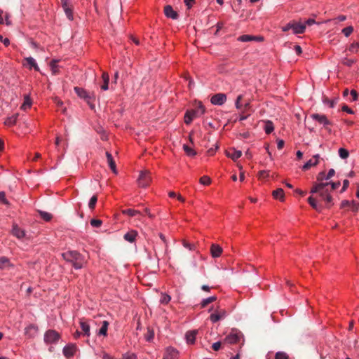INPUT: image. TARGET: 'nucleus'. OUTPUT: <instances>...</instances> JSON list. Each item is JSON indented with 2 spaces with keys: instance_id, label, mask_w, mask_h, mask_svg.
Here are the masks:
<instances>
[{
  "instance_id": "nucleus-42",
  "label": "nucleus",
  "mask_w": 359,
  "mask_h": 359,
  "mask_svg": "<svg viewBox=\"0 0 359 359\" xmlns=\"http://www.w3.org/2000/svg\"><path fill=\"white\" fill-rule=\"evenodd\" d=\"M97 201V196L96 195L93 196L88 202V208L90 210H93L95 207Z\"/></svg>"
},
{
  "instance_id": "nucleus-45",
  "label": "nucleus",
  "mask_w": 359,
  "mask_h": 359,
  "mask_svg": "<svg viewBox=\"0 0 359 359\" xmlns=\"http://www.w3.org/2000/svg\"><path fill=\"white\" fill-rule=\"evenodd\" d=\"M200 183L203 185H209L211 183V179L205 175L200 178Z\"/></svg>"
},
{
  "instance_id": "nucleus-50",
  "label": "nucleus",
  "mask_w": 359,
  "mask_h": 359,
  "mask_svg": "<svg viewBox=\"0 0 359 359\" xmlns=\"http://www.w3.org/2000/svg\"><path fill=\"white\" fill-rule=\"evenodd\" d=\"M154 337V332L152 330L149 329L147 334H145V339L147 341H150Z\"/></svg>"
},
{
  "instance_id": "nucleus-56",
  "label": "nucleus",
  "mask_w": 359,
  "mask_h": 359,
  "mask_svg": "<svg viewBox=\"0 0 359 359\" xmlns=\"http://www.w3.org/2000/svg\"><path fill=\"white\" fill-rule=\"evenodd\" d=\"M326 177V175L324 171L320 172L317 175V181L318 182H323L325 180V177Z\"/></svg>"
},
{
  "instance_id": "nucleus-1",
  "label": "nucleus",
  "mask_w": 359,
  "mask_h": 359,
  "mask_svg": "<svg viewBox=\"0 0 359 359\" xmlns=\"http://www.w3.org/2000/svg\"><path fill=\"white\" fill-rule=\"evenodd\" d=\"M311 194H317L320 200L325 203L326 208H330L333 205V199L330 192L329 183H314L311 190Z\"/></svg>"
},
{
  "instance_id": "nucleus-41",
  "label": "nucleus",
  "mask_w": 359,
  "mask_h": 359,
  "mask_svg": "<svg viewBox=\"0 0 359 359\" xmlns=\"http://www.w3.org/2000/svg\"><path fill=\"white\" fill-rule=\"evenodd\" d=\"M183 149L186 154L189 156H194L196 154V151L192 148L186 144H184Z\"/></svg>"
},
{
  "instance_id": "nucleus-17",
  "label": "nucleus",
  "mask_w": 359,
  "mask_h": 359,
  "mask_svg": "<svg viewBox=\"0 0 359 359\" xmlns=\"http://www.w3.org/2000/svg\"><path fill=\"white\" fill-rule=\"evenodd\" d=\"M198 112L196 110H188L184 115V122L186 124H190L194 118L198 117Z\"/></svg>"
},
{
  "instance_id": "nucleus-58",
  "label": "nucleus",
  "mask_w": 359,
  "mask_h": 359,
  "mask_svg": "<svg viewBox=\"0 0 359 359\" xmlns=\"http://www.w3.org/2000/svg\"><path fill=\"white\" fill-rule=\"evenodd\" d=\"M0 201L4 204H8V201L6 198V194L4 191L0 192Z\"/></svg>"
},
{
  "instance_id": "nucleus-54",
  "label": "nucleus",
  "mask_w": 359,
  "mask_h": 359,
  "mask_svg": "<svg viewBox=\"0 0 359 359\" xmlns=\"http://www.w3.org/2000/svg\"><path fill=\"white\" fill-rule=\"evenodd\" d=\"M182 245L184 248L189 249V250H195V245L188 243L186 241H182Z\"/></svg>"
},
{
  "instance_id": "nucleus-9",
  "label": "nucleus",
  "mask_w": 359,
  "mask_h": 359,
  "mask_svg": "<svg viewBox=\"0 0 359 359\" xmlns=\"http://www.w3.org/2000/svg\"><path fill=\"white\" fill-rule=\"evenodd\" d=\"M311 118L316 121L320 124L323 125L325 127L331 125V122L327 119L325 115L320 114H312Z\"/></svg>"
},
{
  "instance_id": "nucleus-2",
  "label": "nucleus",
  "mask_w": 359,
  "mask_h": 359,
  "mask_svg": "<svg viewBox=\"0 0 359 359\" xmlns=\"http://www.w3.org/2000/svg\"><path fill=\"white\" fill-rule=\"evenodd\" d=\"M64 259L71 262L76 269H81L85 263L83 257L76 251H68L62 253Z\"/></svg>"
},
{
  "instance_id": "nucleus-10",
  "label": "nucleus",
  "mask_w": 359,
  "mask_h": 359,
  "mask_svg": "<svg viewBox=\"0 0 359 359\" xmlns=\"http://www.w3.org/2000/svg\"><path fill=\"white\" fill-rule=\"evenodd\" d=\"M226 316V312L224 309H219L212 313L210 316V319L212 323H216L222 319H224Z\"/></svg>"
},
{
  "instance_id": "nucleus-31",
  "label": "nucleus",
  "mask_w": 359,
  "mask_h": 359,
  "mask_svg": "<svg viewBox=\"0 0 359 359\" xmlns=\"http://www.w3.org/2000/svg\"><path fill=\"white\" fill-rule=\"evenodd\" d=\"M80 325H81V328L83 332V334L87 337H89L90 334L89 325L86 322H85L83 320H81Z\"/></svg>"
},
{
  "instance_id": "nucleus-43",
  "label": "nucleus",
  "mask_w": 359,
  "mask_h": 359,
  "mask_svg": "<svg viewBox=\"0 0 359 359\" xmlns=\"http://www.w3.org/2000/svg\"><path fill=\"white\" fill-rule=\"evenodd\" d=\"M353 32V27L352 26L346 27L341 30V32L344 34L346 37H348L352 34Z\"/></svg>"
},
{
  "instance_id": "nucleus-21",
  "label": "nucleus",
  "mask_w": 359,
  "mask_h": 359,
  "mask_svg": "<svg viewBox=\"0 0 359 359\" xmlns=\"http://www.w3.org/2000/svg\"><path fill=\"white\" fill-rule=\"evenodd\" d=\"M164 13L166 17L176 19L177 18V13L173 10L171 6L168 5L164 8Z\"/></svg>"
},
{
  "instance_id": "nucleus-62",
  "label": "nucleus",
  "mask_w": 359,
  "mask_h": 359,
  "mask_svg": "<svg viewBox=\"0 0 359 359\" xmlns=\"http://www.w3.org/2000/svg\"><path fill=\"white\" fill-rule=\"evenodd\" d=\"M0 41L4 43L6 46H8L10 44V41L8 38H4L1 35H0Z\"/></svg>"
},
{
  "instance_id": "nucleus-6",
  "label": "nucleus",
  "mask_w": 359,
  "mask_h": 359,
  "mask_svg": "<svg viewBox=\"0 0 359 359\" xmlns=\"http://www.w3.org/2000/svg\"><path fill=\"white\" fill-rule=\"evenodd\" d=\"M61 5L64 10V12L65 13L67 18L69 20H73V19H74L73 8H72V4L69 1V0H61Z\"/></svg>"
},
{
  "instance_id": "nucleus-59",
  "label": "nucleus",
  "mask_w": 359,
  "mask_h": 359,
  "mask_svg": "<svg viewBox=\"0 0 359 359\" xmlns=\"http://www.w3.org/2000/svg\"><path fill=\"white\" fill-rule=\"evenodd\" d=\"M335 174V170L332 168H331L328 173L326 175V177H325V180L327 181L330 180L331 177H332Z\"/></svg>"
},
{
  "instance_id": "nucleus-40",
  "label": "nucleus",
  "mask_w": 359,
  "mask_h": 359,
  "mask_svg": "<svg viewBox=\"0 0 359 359\" xmlns=\"http://www.w3.org/2000/svg\"><path fill=\"white\" fill-rule=\"evenodd\" d=\"M57 60H53L50 63V69L53 74H57L58 73V66L57 65Z\"/></svg>"
},
{
  "instance_id": "nucleus-13",
  "label": "nucleus",
  "mask_w": 359,
  "mask_h": 359,
  "mask_svg": "<svg viewBox=\"0 0 359 359\" xmlns=\"http://www.w3.org/2000/svg\"><path fill=\"white\" fill-rule=\"evenodd\" d=\"M25 62L23 65L28 67L29 69L34 68L36 71H39V67L37 65L36 60L32 57H27L25 58Z\"/></svg>"
},
{
  "instance_id": "nucleus-39",
  "label": "nucleus",
  "mask_w": 359,
  "mask_h": 359,
  "mask_svg": "<svg viewBox=\"0 0 359 359\" xmlns=\"http://www.w3.org/2000/svg\"><path fill=\"white\" fill-rule=\"evenodd\" d=\"M338 153H339V156L342 159H346L349 156L348 151L344 148H339Z\"/></svg>"
},
{
  "instance_id": "nucleus-47",
  "label": "nucleus",
  "mask_w": 359,
  "mask_h": 359,
  "mask_svg": "<svg viewBox=\"0 0 359 359\" xmlns=\"http://www.w3.org/2000/svg\"><path fill=\"white\" fill-rule=\"evenodd\" d=\"M270 176L269 170H261L258 173V177L259 179H266Z\"/></svg>"
},
{
  "instance_id": "nucleus-61",
  "label": "nucleus",
  "mask_w": 359,
  "mask_h": 359,
  "mask_svg": "<svg viewBox=\"0 0 359 359\" xmlns=\"http://www.w3.org/2000/svg\"><path fill=\"white\" fill-rule=\"evenodd\" d=\"M349 185V181L348 180H344L343 182V187L341 190V192H344L346 190Z\"/></svg>"
},
{
  "instance_id": "nucleus-24",
  "label": "nucleus",
  "mask_w": 359,
  "mask_h": 359,
  "mask_svg": "<svg viewBox=\"0 0 359 359\" xmlns=\"http://www.w3.org/2000/svg\"><path fill=\"white\" fill-rule=\"evenodd\" d=\"M106 157L107 159L109 166L110 167L111 170L113 171L114 173L116 174L117 170H116L115 162L113 159L111 154L109 151L106 152Z\"/></svg>"
},
{
  "instance_id": "nucleus-27",
  "label": "nucleus",
  "mask_w": 359,
  "mask_h": 359,
  "mask_svg": "<svg viewBox=\"0 0 359 359\" xmlns=\"http://www.w3.org/2000/svg\"><path fill=\"white\" fill-rule=\"evenodd\" d=\"M137 236L136 231H130L124 235V239L130 243H133Z\"/></svg>"
},
{
  "instance_id": "nucleus-38",
  "label": "nucleus",
  "mask_w": 359,
  "mask_h": 359,
  "mask_svg": "<svg viewBox=\"0 0 359 359\" xmlns=\"http://www.w3.org/2000/svg\"><path fill=\"white\" fill-rule=\"evenodd\" d=\"M274 130L273 123L267 121L264 126V130L266 134H270Z\"/></svg>"
},
{
  "instance_id": "nucleus-30",
  "label": "nucleus",
  "mask_w": 359,
  "mask_h": 359,
  "mask_svg": "<svg viewBox=\"0 0 359 359\" xmlns=\"http://www.w3.org/2000/svg\"><path fill=\"white\" fill-rule=\"evenodd\" d=\"M273 196L276 199H279L281 201H284V191L283 189H277L273 191Z\"/></svg>"
},
{
  "instance_id": "nucleus-14",
  "label": "nucleus",
  "mask_w": 359,
  "mask_h": 359,
  "mask_svg": "<svg viewBox=\"0 0 359 359\" xmlns=\"http://www.w3.org/2000/svg\"><path fill=\"white\" fill-rule=\"evenodd\" d=\"M177 356L178 351L172 347H168L165 350V353L163 359H177Z\"/></svg>"
},
{
  "instance_id": "nucleus-46",
  "label": "nucleus",
  "mask_w": 359,
  "mask_h": 359,
  "mask_svg": "<svg viewBox=\"0 0 359 359\" xmlns=\"http://www.w3.org/2000/svg\"><path fill=\"white\" fill-rule=\"evenodd\" d=\"M341 62L344 65L351 67V66H352L353 64H354L355 62V60H353V59H348L347 57H344L341 60Z\"/></svg>"
},
{
  "instance_id": "nucleus-7",
  "label": "nucleus",
  "mask_w": 359,
  "mask_h": 359,
  "mask_svg": "<svg viewBox=\"0 0 359 359\" xmlns=\"http://www.w3.org/2000/svg\"><path fill=\"white\" fill-rule=\"evenodd\" d=\"M60 339V334L55 330H48L44 335V341L47 344H54Z\"/></svg>"
},
{
  "instance_id": "nucleus-37",
  "label": "nucleus",
  "mask_w": 359,
  "mask_h": 359,
  "mask_svg": "<svg viewBox=\"0 0 359 359\" xmlns=\"http://www.w3.org/2000/svg\"><path fill=\"white\" fill-rule=\"evenodd\" d=\"M123 214L127 215L130 217H134L137 215H140V212L133 209H126L122 211Z\"/></svg>"
},
{
  "instance_id": "nucleus-22",
  "label": "nucleus",
  "mask_w": 359,
  "mask_h": 359,
  "mask_svg": "<svg viewBox=\"0 0 359 359\" xmlns=\"http://www.w3.org/2000/svg\"><path fill=\"white\" fill-rule=\"evenodd\" d=\"M308 202L313 209H315L318 212H321L323 206L320 203H318V202L314 197L310 196L308 198Z\"/></svg>"
},
{
  "instance_id": "nucleus-57",
  "label": "nucleus",
  "mask_w": 359,
  "mask_h": 359,
  "mask_svg": "<svg viewBox=\"0 0 359 359\" xmlns=\"http://www.w3.org/2000/svg\"><path fill=\"white\" fill-rule=\"evenodd\" d=\"M350 206H351L352 210L354 212H357L359 210V203L355 201H351Z\"/></svg>"
},
{
  "instance_id": "nucleus-23",
  "label": "nucleus",
  "mask_w": 359,
  "mask_h": 359,
  "mask_svg": "<svg viewBox=\"0 0 359 359\" xmlns=\"http://www.w3.org/2000/svg\"><path fill=\"white\" fill-rule=\"evenodd\" d=\"M36 332L37 327L34 325H28L25 330V335L28 336L29 338L34 337Z\"/></svg>"
},
{
  "instance_id": "nucleus-28",
  "label": "nucleus",
  "mask_w": 359,
  "mask_h": 359,
  "mask_svg": "<svg viewBox=\"0 0 359 359\" xmlns=\"http://www.w3.org/2000/svg\"><path fill=\"white\" fill-rule=\"evenodd\" d=\"M74 90H75L76 93L78 95V96H79L81 98L88 99L90 97V96L89 95V93L86 90H84L83 88H81L79 87H75Z\"/></svg>"
},
{
  "instance_id": "nucleus-25",
  "label": "nucleus",
  "mask_w": 359,
  "mask_h": 359,
  "mask_svg": "<svg viewBox=\"0 0 359 359\" xmlns=\"http://www.w3.org/2000/svg\"><path fill=\"white\" fill-rule=\"evenodd\" d=\"M103 84L100 86L102 90H107L109 89V76L107 72H103L102 75Z\"/></svg>"
},
{
  "instance_id": "nucleus-12",
  "label": "nucleus",
  "mask_w": 359,
  "mask_h": 359,
  "mask_svg": "<svg viewBox=\"0 0 359 359\" xmlns=\"http://www.w3.org/2000/svg\"><path fill=\"white\" fill-rule=\"evenodd\" d=\"M223 252L222 248L218 244H212L210 247V254L213 258L219 257Z\"/></svg>"
},
{
  "instance_id": "nucleus-20",
  "label": "nucleus",
  "mask_w": 359,
  "mask_h": 359,
  "mask_svg": "<svg viewBox=\"0 0 359 359\" xmlns=\"http://www.w3.org/2000/svg\"><path fill=\"white\" fill-rule=\"evenodd\" d=\"M238 40L242 42H248L251 41H262L263 38L252 35L244 34L238 38Z\"/></svg>"
},
{
  "instance_id": "nucleus-63",
  "label": "nucleus",
  "mask_w": 359,
  "mask_h": 359,
  "mask_svg": "<svg viewBox=\"0 0 359 359\" xmlns=\"http://www.w3.org/2000/svg\"><path fill=\"white\" fill-rule=\"evenodd\" d=\"M212 347L214 351H218L220 348V347H221V342L220 341L215 342L212 344Z\"/></svg>"
},
{
  "instance_id": "nucleus-52",
  "label": "nucleus",
  "mask_w": 359,
  "mask_h": 359,
  "mask_svg": "<svg viewBox=\"0 0 359 359\" xmlns=\"http://www.w3.org/2000/svg\"><path fill=\"white\" fill-rule=\"evenodd\" d=\"M102 222L100 219H93L90 221V224L93 227L98 228V227H100L102 225Z\"/></svg>"
},
{
  "instance_id": "nucleus-32",
  "label": "nucleus",
  "mask_w": 359,
  "mask_h": 359,
  "mask_svg": "<svg viewBox=\"0 0 359 359\" xmlns=\"http://www.w3.org/2000/svg\"><path fill=\"white\" fill-rule=\"evenodd\" d=\"M18 114H16L11 117H8L6 121H5V124L6 126H13L15 124L16 121H17V119H18Z\"/></svg>"
},
{
  "instance_id": "nucleus-35",
  "label": "nucleus",
  "mask_w": 359,
  "mask_h": 359,
  "mask_svg": "<svg viewBox=\"0 0 359 359\" xmlns=\"http://www.w3.org/2000/svg\"><path fill=\"white\" fill-rule=\"evenodd\" d=\"M348 50L351 52V53H356L359 51V42H353L352 43L349 48H348Z\"/></svg>"
},
{
  "instance_id": "nucleus-18",
  "label": "nucleus",
  "mask_w": 359,
  "mask_h": 359,
  "mask_svg": "<svg viewBox=\"0 0 359 359\" xmlns=\"http://www.w3.org/2000/svg\"><path fill=\"white\" fill-rule=\"evenodd\" d=\"M13 268V264L11 263L10 260L6 257L0 258V269L9 270Z\"/></svg>"
},
{
  "instance_id": "nucleus-19",
  "label": "nucleus",
  "mask_w": 359,
  "mask_h": 359,
  "mask_svg": "<svg viewBox=\"0 0 359 359\" xmlns=\"http://www.w3.org/2000/svg\"><path fill=\"white\" fill-rule=\"evenodd\" d=\"M226 155L229 158H231L233 161H236L241 156L242 152L239 150L231 149L229 151H226Z\"/></svg>"
},
{
  "instance_id": "nucleus-64",
  "label": "nucleus",
  "mask_w": 359,
  "mask_h": 359,
  "mask_svg": "<svg viewBox=\"0 0 359 359\" xmlns=\"http://www.w3.org/2000/svg\"><path fill=\"white\" fill-rule=\"evenodd\" d=\"M122 359H136V356L134 354H126Z\"/></svg>"
},
{
  "instance_id": "nucleus-33",
  "label": "nucleus",
  "mask_w": 359,
  "mask_h": 359,
  "mask_svg": "<svg viewBox=\"0 0 359 359\" xmlns=\"http://www.w3.org/2000/svg\"><path fill=\"white\" fill-rule=\"evenodd\" d=\"M32 105V102L28 95H26L24 98V102L21 106V109L23 110H26L27 108H29Z\"/></svg>"
},
{
  "instance_id": "nucleus-11",
  "label": "nucleus",
  "mask_w": 359,
  "mask_h": 359,
  "mask_svg": "<svg viewBox=\"0 0 359 359\" xmlns=\"http://www.w3.org/2000/svg\"><path fill=\"white\" fill-rule=\"evenodd\" d=\"M77 350V347L75 344H69L63 348V354L67 358L72 357Z\"/></svg>"
},
{
  "instance_id": "nucleus-36",
  "label": "nucleus",
  "mask_w": 359,
  "mask_h": 359,
  "mask_svg": "<svg viewBox=\"0 0 359 359\" xmlns=\"http://www.w3.org/2000/svg\"><path fill=\"white\" fill-rule=\"evenodd\" d=\"M217 299V297L215 296H212L210 297H208L206 299H203L201 302V306L203 308L205 307L208 304L215 302Z\"/></svg>"
},
{
  "instance_id": "nucleus-44",
  "label": "nucleus",
  "mask_w": 359,
  "mask_h": 359,
  "mask_svg": "<svg viewBox=\"0 0 359 359\" xmlns=\"http://www.w3.org/2000/svg\"><path fill=\"white\" fill-rule=\"evenodd\" d=\"M171 299V297L170 295L167 294H162L160 302L163 304H167Z\"/></svg>"
},
{
  "instance_id": "nucleus-60",
  "label": "nucleus",
  "mask_w": 359,
  "mask_h": 359,
  "mask_svg": "<svg viewBox=\"0 0 359 359\" xmlns=\"http://www.w3.org/2000/svg\"><path fill=\"white\" fill-rule=\"evenodd\" d=\"M350 93H351V95L352 96V100L353 101H355V100H358V93L356 92V90H351Z\"/></svg>"
},
{
  "instance_id": "nucleus-16",
  "label": "nucleus",
  "mask_w": 359,
  "mask_h": 359,
  "mask_svg": "<svg viewBox=\"0 0 359 359\" xmlns=\"http://www.w3.org/2000/svg\"><path fill=\"white\" fill-rule=\"evenodd\" d=\"M12 234L18 239L25 237V231L15 224L13 225Z\"/></svg>"
},
{
  "instance_id": "nucleus-49",
  "label": "nucleus",
  "mask_w": 359,
  "mask_h": 359,
  "mask_svg": "<svg viewBox=\"0 0 359 359\" xmlns=\"http://www.w3.org/2000/svg\"><path fill=\"white\" fill-rule=\"evenodd\" d=\"M39 213L41 217L46 221H49L52 218V215L48 212L40 211Z\"/></svg>"
},
{
  "instance_id": "nucleus-51",
  "label": "nucleus",
  "mask_w": 359,
  "mask_h": 359,
  "mask_svg": "<svg viewBox=\"0 0 359 359\" xmlns=\"http://www.w3.org/2000/svg\"><path fill=\"white\" fill-rule=\"evenodd\" d=\"M329 183V189H330V192L333 191V190H335L337 189H338L340 186V182H328Z\"/></svg>"
},
{
  "instance_id": "nucleus-53",
  "label": "nucleus",
  "mask_w": 359,
  "mask_h": 359,
  "mask_svg": "<svg viewBox=\"0 0 359 359\" xmlns=\"http://www.w3.org/2000/svg\"><path fill=\"white\" fill-rule=\"evenodd\" d=\"M275 359H288V356L284 352H277L275 355Z\"/></svg>"
},
{
  "instance_id": "nucleus-55",
  "label": "nucleus",
  "mask_w": 359,
  "mask_h": 359,
  "mask_svg": "<svg viewBox=\"0 0 359 359\" xmlns=\"http://www.w3.org/2000/svg\"><path fill=\"white\" fill-rule=\"evenodd\" d=\"M159 237L163 241V242L164 243V244L165 245V254H168V241H167L165 236L163 233H159Z\"/></svg>"
},
{
  "instance_id": "nucleus-4",
  "label": "nucleus",
  "mask_w": 359,
  "mask_h": 359,
  "mask_svg": "<svg viewBox=\"0 0 359 359\" xmlns=\"http://www.w3.org/2000/svg\"><path fill=\"white\" fill-rule=\"evenodd\" d=\"M243 338L242 332L236 329H233L225 337L224 344H234L238 343Z\"/></svg>"
},
{
  "instance_id": "nucleus-15",
  "label": "nucleus",
  "mask_w": 359,
  "mask_h": 359,
  "mask_svg": "<svg viewBox=\"0 0 359 359\" xmlns=\"http://www.w3.org/2000/svg\"><path fill=\"white\" fill-rule=\"evenodd\" d=\"M320 158L319 154H316L313 156V158L308 161L303 166L302 170H306L309 169L312 166H316L318 163V161Z\"/></svg>"
},
{
  "instance_id": "nucleus-26",
  "label": "nucleus",
  "mask_w": 359,
  "mask_h": 359,
  "mask_svg": "<svg viewBox=\"0 0 359 359\" xmlns=\"http://www.w3.org/2000/svg\"><path fill=\"white\" fill-rule=\"evenodd\" d=\"M197 334L196 330L188 331L186 333V339L188 344H194Z\"/></svg>"
},
{
  "instance_id": "nucleus-5",
  "label": "nucleus",
  "mask_w": 359,
  "mask_h": 359,
  "mask_svg": "<svg viewBox=\"0 0 359 359\" xmlns=\"http://www.w3.org/2000/svg\"><path fill=\"white\" fill-rule=\"evenodd\" d=\"M151 180L150 172L148 170H142L137 179L138 186L142 188H145L149 186Z\"/></svg>"
},
{
  "instance_id": "nucleus-29",
  "label": "nucleus",
  "mask_w": 359,
  "mask_h": 359,
  "mask_svg": "<svg viewBox=\"0 0 359 359\" xmlns=\"http://www.w3.org/2000/svg\"><path fill=\"white\" fill-rule=\"evenodd\" d=\"M339 101V97H335L332 100H329L327 97H323V102L327 104L330 108H334Z\"/></svg>"
},
{
  "instance_id": "nucleus-3",
  "label": "nucleus",
  "mask_w": 359,
  "mask_h": 359,
  "mask_svg": "<svg viewBox=\"0 0 359 359\" xmlns=\"http://www.w3.org/2000/svg\"><path fill=\"white\" fill-rule=\"evenodd\" d=\"M283 32H287L290 29L292 30V33L294 34H303L305 32L306 27L303 23L298 22L296 21H291L282 27Z\"/></svg>"
},
{
  "instance_id": "nucleus-34",
  "label": "nucleus",
  "mask_w": 359,
  "mask_h": 359,
  "mask_svg": "<svg viewBox=\"0 0 359 359\" xmlns=\"http://www.w3.org/2000/svg\"><path fill=\"white\" fill-rule=\"evenodd\" d=\"M108 325H109V323L107 321H106V320L103 321L102 325L100 327V329L99 330L98 334L105 336L107 334Z\"/></svg>"
},
{
  "instance_id": "nucleus-8",
  "label": "nucleus",
  "mask_w": 359,
  "mask_h": 359,
  "mask_svg": "<svg viewBox=\"0 0 359 359\" xmlns=\"http://www.w3.org/2000/svg\"><path fill=\"white\" fill-rule=\"evenodd\" d=\"M226 101V95L224 93H217L212 96L210 102L214 105H222Z\"/></svg>"
},
{
  "instance_id": "nucleus-48",
  "label": "nucleus",
  "mask_w": 359,
  "mask_h": 359,
  "mask_svg": "<svg viewBox=\"0 0 359 359\" xmlns=\"http://www.w3.org/2000/svg\"><path fill=\"white\" fill-rule=\"evenodd\" d=\"M198 112V116H201L205 113V107L201 102H198L196 109H195Z\"/></svg>"
}]
</instances>
